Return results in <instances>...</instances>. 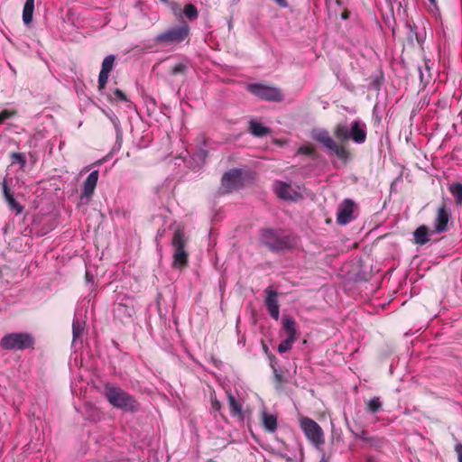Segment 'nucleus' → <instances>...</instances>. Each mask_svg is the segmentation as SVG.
<instances>
[{
    "label": "nucleus",
    "instance_id": "1",
    "mask_svg": "<svg viewBox=\"0 0 462 462\" xmlns=\"http://www.w3.org/2000/svg\"><path fill=\"white\" fill-rule=\"evenodd\" d=\"M106 396L114 407L130 411L138 410L136 401L120 388L107 386L106 389Z\"/></svg>",
    "mask_w": 462,
    "mask_h": 462
},
{
    "label": "nucleus",
    "instance_id": "2",
    "mask_svg": "<svg viewBox=\"0 0 462 462\" xmlns=\"http://www.w3.org/2000/svg\"><path fill=\"white\" fill-rule=\"evenodd\" d=\"M33 345V338L27 333H10L5 335L0 346L6 350H23Z\"/></svg>",
    "mask_w": 462,
    "mask_h": 462
},
{
    "label": "nucleus",
    "instance_id": "3",
    "mask_svg": "<svg viewBox=\"0 0 462 462\" xmlns=\"http://www.w3.org/2000/svg\"><path fill=\"white\" fill-rule=\"evenodd\" d=\"M313 138L319 143H322L328 150L335 153L338 158L346 160L348 158V152L331 138L328 131L323 129L314 130L312 133Z\"/></svg>",
    "mask_w": 462,
    "mask_h": 462
},
{
    "label": "nucleus",
    "instance_id": "4",
    "mask_svg": "<svg viewBox=\"0 0 462 462\" xmlns=\"http://www.w3.org/2000/svg\"><path fill=\"white\" fill-rule=\"evenodd\" d=\"M186 239L181 230L175 231L172 238V245L174 247L173 266L175 268H182L187 264L188 253L185 251Z\"/></svg>",
    "mask_w": 462,
    "mask_h": 462
},
{
    "label": "nucleus",
    "instance_id": "5",
    "mask_svg": "<svg viewBox=\"0 0 462 462\" xmlns=\"http://www.w3.org/2000/svg\"><path fill=\"white\" fill-rule=\"evenodd\" d=\"M300 425L307 439L316 447L324 443V433L321 427L310 418H301Z\"/></svg>",
    "mask_w": 462,
    "mask_h": 462
},
{
    "label": "nucleus",
    "instance_id": "6",
    "mask_svg": "<svg viewBox=\"0 0 462 462\" xmlns=\"http://www.w3.org/2000/svg\"><path fill=\"white\" fill-rule=\"evenodd\" d=\"M189 27L183 23L178 27H172L157 35L156 41L165 44H174L183 42L189 35Z\"/></svg>",
    "mask_w": 462,
    "mask_h": 462
},
{
    "label": "nucleus",
    "instance_id": "7",
    "mask_svg": "<svg viewBox=\"0 0 462 462\" xmlns=\"http://www.w3.org/2000/svg\"><path fill=\"white\" fill-rule=\"evenodd\" d=\"M274 191L282 199L298 201L303 197L305 189L300 186H291L286 182L278 181L274 184Z\"/></svg>",
    "mask_w": 462,
    "mask_h": 462
},
{
    "label": "nucleus",
    "instance_id": "8",
    "mask_svg": "<svg viewBox=\"0 0 462 462\" xmlns=\"http://www.w3.org/2000/svg\"><path fill=\"white\" fill-rule=\"evenodd\" d=\"M248 90L258 97L268 101H281L282 95L281 91L274 87L263 84H251Z\"/></svg>",
    "mask_w": 462,
    "mask_h": 462
},
{
    "label": "nucleus",
    "instance_id": "9",
    "mask_svg": "<svg viewBox=\"0 0 462 462\" xmlns=\"http://www.w3.org/2000/svg\"><path fill=\"white\" fill-rule=\"evenodd\" d=\"M356 204L350 199H346L342 201L339 205L337 214V221L340 225H346L351 222L354 219V211H355Z\"/></svg>",
    "mask_w": 462,
    "mask_h": 462
},
{
    "label": "nucleus",
    "instance_id": "10",
    "mask_svg": "<svg viewBox=\"0 0 462 462\" xmlns=\"http://www.w3.org/2000/svg\"><path fill=\"white\" fill-rule=\"evenodd\" d=\"M242 185V171L239 170H231L222 178V189L225 192H230L238 189Z\"/></svg>",
    "mask_w": 462,
    "mask_h": 462
},
{
    "label": "nucleus",
    "instance_id": "11",
    "mask_svg": "<svg viewBox=\"0 0 462 462\" xmlns=\"http://www.w3.org/2000/svg\"><path fill=\"white\" fill-rule=\"evenodd\" d=\"M261 241L272 250L282 249L284 243L277 231L272 229L263 230L261 234Z\"/></svg>",
    "mask_w": 462,
    "mask_h": 462
},
{
    "label": "nucleus",
    "instance_id": "12",
    "mask_svg": "<svg viewBox=\"0 0 462 462\" xmlns=\"http://www.w3.org/2000/svg\"><path fill=\"white\" fill-rule=\"evenodd\" d=\"M116 57L115 55L106 56L101 66V70L98 76V89L103 90L108 81L109 73L114 67Z\"/></svg>",
    "mask_w": 462,
    "mask_h": 462
},
{
    "label": "nucleus",
    "instance_id": "13",
    "mask_svg": "<svg viewBox=\"0 0 462 462\" xmlns=\"http://www.w3.org/2000/svg\"><path fill=\"white\" fill-rule=\"evenodd\" d=\"M265 304L269 310V313L273 319L278 320L280 317V307L278 303L277 292L269 287L265 290Z\"/></svg>",
    "mask_w": 462,
    "mask_h": 462
},
{
    "label": "nucleus",
    "instance_id": "14",
    "mask_svg": "<svg viewBox=\"0 0 462 462\" xmlns=\"http://www.w3.org/2000/svg\"><path fill=\"white\" fill-rule=\"evenodd\" d=\"M2 189L4 192L5 199L8 203L9 208L15 211L16 214H21L23 210V208L15 200L11 189L8 187V180L6 178L3 180L2 182Z\"/></svg>",
    "mask_w": 462,
    "mask_h": 462
},
{
    "label": "nucleus",
    "instance_id": "15",
    "mask_svg": "<svg viewBox=\"0 0 462 462\" xmlns=\"http://www.w3.org/2000/svg\"><path fill=\"white\" fill-rule=\"evenodd\" d=\"M99 173L97 171H93L86 179L82 188V197L90 198L97 187Z\"/></svg>",
    "mask_w": 462,
    "mask_h": 462
},
{
    "label": "nucleus",
    "instance_id": "16",
    "mask_svg": "<svg viewBox=\"0 0 462 462\" xmlns=\"http://www.w3.org/2000/svg\"><path fill=\"white\" fill-rule=\"evenodd\" d=\"M449 220V213L448 212L445 206L440 207L438 209L437 217L435 219V230L438 233L444 232L447 229L448 223Z\"/></svg>",
    "mask_w": 462,
    "mask_h": 462
},
{
    "label": "nucleus",
    "instance_id": "17",
    "mask_svg": "<svg viewBox=\"0 0 462 462\" xmlns=\"http://www.w3.org/2000/svg\"><path fill=\"white\" fill-rule=\"evenodd\" d=\"M282 330L286 338L296 341L297 339V326L295 320L289 316H283L282 319Z\"/></svg>",
    "mask_w": 462,
    "mask_h": 462
},
{
    "label": "nucleus",
    "instance_id": "18",
    "mask_svg": "<svg viewBox=\"0 0 462 462\" xmlns=\"http://www.w3.org/2000/svg\"><path fill=\"white\" fill-rule=\"evenodd\" d=\"M350 138L357 143H364L366 138L365 125L359 121H355L351 125Z\"/></svg>",
    "mask_w": 462,
    "mask_h": 462
},
{
    "label": "nucleus",
    "instance_id": "19",
    "mask_svg": "<svg viewBox=\"0 0 462 462\" xmlns=\"http://www.w3.org/2000/svg\"><path fill=\"white\" fill-rule=\"evenodd\" d=\"M261 420L265 430L274 432L277 430V416L268 413L266 411L261 412Z\"/></svg>",
    "mask_w": 462,
    "mask_h": 462
},
{
    "label": "nucleus",
    "instance_id": "20",
    "mask_svg": "<svg viewBox=\"0 0 462 462\" xmlns=\"http://www.w3.org/2000/svg\"><path fill=\"white\" fill-rule=\"evenodd\" d=\"M228 405L231 415L243 420L244 414L242 405L231 393H228Z\"/></svg>",
    "mask_w": 462,
    "mask_h": 462
},
{
    "label": "nucleus",
    "instance_id": "21",
    "mask_svg": "<svg viewBox=\"0 0 462 462\" xmlns=\"http://www.w3.org/2000/svg\"><path fill=\"white\" fill-rule=\"evenodd\" d=\"M35 0H26L23 10V22L28 25L32 21Z\"/></svg>",
    "mask_w": 462,
    "mask_h": 462
},
{
    "label": "nucleus",
    "instance_id": "22",
    "mask_svg": "<svg viewBox=\"0 0 462 462\" xmlns=\"http://www.w3.org/2000/svg\"><path fill=\"white\" fill-rule=\"evenodd\" d=\"M252 134L257 137L264 136L270 133L269 128L263 126L262 124L256 121H251L249 126Z\"/></svg>",
    "mask_w": 462,
    "mask_h": 462
},
{
    "label": "nucleus",
    "instance_id": "23",
    "mask_svg": "<svg viewBox=\"0 0 462 462\" xmlns=\"http://www.w3.org/2000/svg\"><path fill=\"white\" fill-rule=\"evenodd\" d=\"M414 239L417 244H426L429 241L428 228L424 226L418 227L414 232Z\"/></svg>",
    "mask_w": 462,
    "mask_h": 462
},
{
    "label": "nucleus",
    "instance_id": "24",
    "mask_svg": "<svg viewBox=\"0 0 462 462\" xmlns=\"http://www.w3.org/2000/svg\"><path fill=\"white\" fill-rule=\"evenodd\" d=\"M448 190L455 199L457 205L462 204V184L459 182L452 183L448 186Z\"/></svg>",
    "mask_w": 462,
    "mask_h": 462
},
{
    "label": "nucleus",
    "instance_id": "25",
    "mask_svg": "<svg viewBox=\"0 0 462 462\" xmlns=\"http://www.w3.org/2000/svg\"><path fill=\"white\" fill-rule=\"evenodd\" d=\"M350 132L346 125H338L335 129V135L341 141H346L350 138Z\"/></svg>",
    "mask_w": 462,
    "mask_h": 462
},
{
    "label": "nucleus",
    "instance_id": "26",
    "mask_svg": "<svg viewBox=\"0 0 462 462\" xmlns=\"http://www.w3.org/2000/svg\"><path fill=\"white\" fill-rule=\"evenodd\" d=\"M85 328V323L78 319L73 320L72 324V334L73 341L75 342L79 337H81Z\"/></svg>",
    "mask_w": 462,
    "mask_h": 462
},
{
    "label": "nucleus",
    "instance_id": "27",
    "mask_svg": "<svg viewBox=\"0 0 462 462\" xmlns=\"http://www.w3.org/2000/svg\"><path fill=\"white\" fill-rule=\"evenodd\" d=\"M183 12L189 19H195L198 16L197 8L190 4L185 5Z\"/></svg>",
    "mask_w": 462,
    "mask_h": 462
},
{
    "label": "nucleus",
    "instance_id": "28",
    "mask_svg": "<svg viewBox=\"0 0 462 462\" xmlns=\"http://www.w3.org/2000/svg\"><path fill=\"white\" fill-rule=\"evenodd\" d=\"M381 406H382V403H381L379 398H377V397L371 399L367 403V409L371 412L378 411L379 409L381 408Z\"/></svg>",
    "mask_w": 462,
    "mask_h": 462
},
{
    "label": "nucleus",
    "instance_id": "29",
    "mask_svg": "<svg viewBox=\"0 0 462 462\" xmlns=\"http://www.w3.org/2000/svg\"><path fill=\"white\" fill-rule=\"evenodd\" d=\"M295 341L293 340H291V339H288V338H285L283 341L281 342V344L278 346V351L279 353L281 354H283V353H286L287 351H289L291 346H292V344L294 343Z\"/></svg>",
    "mask_w": 462,
    "mask_h": 462
},
{
    "label": "nucleus",
    "instance_id": "30",
    "mask_svg": "<svg viewBox=\"0 0 462 462\" xmlns=\"http://www.w3.org/2000/svg\"><path fill=\"white\" fill-rule=\"evenodd\" d=\"M16 115L15 110L4 109L0 113V125L3 124L6 119H9Z\"/></svg>",
    "mask_w": 462,
    "mask_h": 462
},
{
    "label": "nucleus",
    "instance_id": "31",
    "mask_svg": "<svg viewBox=\"0 0 462 462\" xmlns=\"http://www.w3.org/2000/svg\"><path fill=\"white\" fill-rule=\"evenodd\" d=\"M111 99L120 100L122 102H128V98L126 97L125 93L118 88L113 91V96L111 97Z\"/></svg>",
    "mask_w": 462,
    "mask_h": 462
},
{
    "label": "nucleus",
    "instance_id": "32",
    "mask_svg": "<svg viewBox=\"0 0 462 462\" xmlns=\"http://www.w3.org/2000/svg\"><path fill=\"white\" fill-rule=\"evenodd\" d=\"M186 69V66L182 63H179V64H176L173 68H172V74L176 75V74H179V73H182Z\"/></svg>",
    "mask_w": 462,
    "mask_h": 462
},
{
    "label": "nucleus",
    "instance_id": "33",
    "mask_svg": "<svg viewBox=\"0 0 462 462\" xmlns=\"http://www.w3.org/2000/svg\"><path fill=\"white\" fill-rule=\"evenodd\" d=\"M314 152L313 148L311 146H302L299 149L300 153L308 154L310 155Z\"/></svg>",
    "mask_w": 462,
    "mask_h": 462
},
{
    "label": "nucleus",
    "instance_id": "34",
    "mask_svg": "<svg viewBox=\"0 0 462 462\" xmlns=\"http://www.w3.org/2000/svg\"><path fill=\"white\" fill-rule=\"evenodd\" d=\"M12 157L14 158V160L15 162H18L19 163H21L22 166L24 165L25 161H24V158H23V154L18 153V152H14V153L12 154Z\"/></svg>",
    "mask_w": 462,
    "mask_h": 462
},
{
    "label": "nucleus",
    "instance_id": "35",
    "mask_svg": "<svg viewBox=\"0 0 462 462\" xmlns=\"http://www.w3.org/2000/svg\"><path fill=\"white\" fill-rule=\"evenodd\" d=\"M455 451L457 455L458 462H462V443L456 444Z\"/></svg>",
    "mask_w": 462,
    "mask_h": 462
},
{
    "label": "nucleus",
    "instance_id": "36",
    "mask_svg": "<svg viewBox=\"0 0 462 462\" xmlns=\"http://www.w3.org/2000/svg\"><path fill=\"white\" fill-rule=\"evenodd\" d=\"M220 408H221L220 402L217 401V399H215V400L212 399V409H214L215 411H219Z\"/></svg>",
    "mask_w": 462,
    "mask_h": 462
},
{
    "label": "nucleus",
    "instance_id": "37",
    "mask_svg": "<svg viewBox=\"0 0 462 462\" xmlns=\"http://www.w3.org/2000/svg\"><path fill=\"white\" fill-rule=\"evenodd\" d=\"M279 5L285 7L287 6V1L286 0H274Z\"/></svg>",
    "mask_w": 462,
    "mask_h": 462
},
{
    "label": "nucleus",
    "instance_id": "38",
    "mask_svg": "<svg viewBox=\"0 0 462 462\" xmlns=\"http://www.w3.org/2000/svg\"><path fill=\"white\" fill-rule=\"evenodd\" d=\"M275 378H276L277 382H279V383L282 382L281 375H279L278 374H275Z\"/></svg>",
    "mask_w": 462,
    "mask_h": 462
},
{
    "label": "nucleus",
    "instance_id": "39",
    "mask_svg": "<svg viewBox=\"0 0 462 462\" xmlns=\"http://www.w3.org/2000/svg\"><path fill=\"white\" fill-rule=\"evenodd\" d=\"M430 4L432 5H435L436 4V0H428Z\"/></svg>",
    "mask_w": 462,
    "mask_h": 462
},
{
    "label": "nucleus",
    "instance_id": "40",
    "mask_svg": "<svg viewBox=\"0 0 462 462\" xmlns=\"http://www.w3.org/2000/svg\"><path fill=\"white\" fill-rule=\"evenodd\" d=\"M161 1H162V2H163V3H165V4H167V3H168V1H167V0H161Z\"/></svg>",
    "mask_w": 462,
    "mask_h": 462
},
{
    "label": "nucleus",
    "instance_id": "41",
    "mask_svg": "<svg viewBox=\"0 0 462 462\" xmlns=\"http://www.w3.org/2000/svg\"><path fill=\"white\" fill-rule=\"evenodd\" d=\"M320 462H327V460H325V459L323 458Z\"/></svg>",
    "mask_w": 462,
    "mask_h": 462
},
{
    "label": "nucleus",
    "instance_id": "42",
    "mask_svg": "<svg viewBox=\"0 0 462 462\" xmlns=\"http://www.w3.org/2000/svg\"><path fill=\"white\" fill-rule=\"evenodd\" d=\"M208 462H216V461H213V460H208Z\"/></svg>",
    "mask_w": 462,
    "mask_h": 462
}]
</instances>
